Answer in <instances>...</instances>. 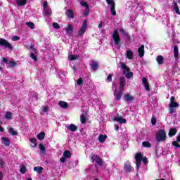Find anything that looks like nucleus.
I'll return each instance as SVG.
<instances>
[{"label":"nucleus","mask_w":180,"mask_h":180,"mask_svg":"<svg viewBox=\"0 0 180 180\" xmlns=\"http://www.w3.org/2000/svg\"><path fill=\"white\" fill-rule=\"evenodd\" d=\"M155 141L156 143H161L167 140V132L165 131V129H159L155 134Z\"/></svg>","instance_id":"nucleus-1"},{"label":"nucleus","mask_w":180,"mask_h":180,"mask_svg":"<svg viewBox=\"0 0 180 180\" xmlns=\"http://www.w3.org/2000/svg\"><path fill=\"white\" fill-rule=\"evenodd\" d=\"M90 158L91 162H96L99 167L103 166V160H102V158L99 157V155L91 153Z\"/></svg>","instance_id":"nucleus-2"},{"label":"nucleus","mask_w":180,"mask_h":180,"mask_svg":"<svg viewBox=\"0 0 180 180\" xmlns=\"http://www.w3.org/2000/svg\"><path fill=\"white\" fill-rule=\"evenodd\" d=\"M0 46L1 47L7 49V50H13V46H12V44L9 43V41L4 38H0Z\"/></svg>","instance_id":"nucleus-3"},{"label":"nucleus","mask_w":180,"mask_h":180,"mask_svg":"<svg viewBox=\"0 0 180 180\" xmlns=\"http://www.w3.org/2000/svg\"><path fill=\"white\" fill-rule=\"evenodd\" d=\"M136 164V169L139 171L140 168V165H141V161L143 160V153H138L135 155Z\"/></svg>","instance_id":"nucleus-4"},{"label":"nucleus","mask_w":180,"mask_h":180,"mask_svg":"<svg viewBox=\"0 0 180 180\" xmlns=\"http://www.w3.org/2000/svg\"><path fill=\"white\" fill-rule=\"evenodd\" d=\"M87 26H88V20H84L83 22V24L82 25V27L80 28V30H79V32L77 33V36L79 37H81V36H82V34H84V33H85V32H86Z\"/></svg>","instance_id":"nucleus-5"},{"label":"nucleus","mask_w":180,"mask_h":180,"mask_svg":"<svg viewBox=\"0 0 180 180\" xmlns=\"http://www.w3.org/2000/svg\"><path fill=\"white\" fill-rule=\"evenodd\" d=\"M114 43L116 46H118L120 43V34H119V31L117 30H114V32L112 34Z\"/></svg>","instance_id":"nucleus-6"},{"label":"nucleus","mask_w":180,"mask_h":180,"mask_svg":"<svg viewBox=\"0 0 180 180\" xmlns=\"http://www.w3.org/2000/svg\"><path fill=\"white\" fill-rule=\"evenodd\" d=\"M133 171V167H131V163L130 162L127 161L124 164V172L126 174H130Z\"/></svg>","instance_id":"nucleus-7"},{"label":"nucleus","mask_w":180,"mask_h":180,"mask_svg":"<svg viewBox=\"0 0 180 180\" xmlns=\"http://www.w3.org/2000/svg\"><path fill=\"white\" fill-rule=\"evenodd\" d=\"M69 158H71V152L70 150H65L63 152V156L60 158V161L62 164H64L67 161L66 160Z\"/></svg>","instance_id":"nucleus-8"},{"label":"nucleus","mask_w":180,"mask_h":180,"mask_svg":"<svg viewBox=\"0 0 180 180\" xmlns=\"http://www.w3.org/2000/svg\"><path fill=\"white\" fill-rule=\"evenodd\" d=\"M91 71H98L99 70V63L95 60H91V63L89 64Z\"/></svg>","instance_id":"nucleus-9"},{"label":"nucleus","mask_w":180,"mask_h":180,"mask_svg":"<svg viewBox=\"0 0 180 180\" xmlns=\"http://www.w3.org/2000/svg\"><path fill=\"white\" fill-rule=\"evenodd\" d=\"M142 84L147 92H150V84L148 83V81H147L146 77L142 78Z\"/></svg>","instance_id":"nucleus-10"},{"label":"nucleus","mask_w":180,"mask_h":180,"mask_svg":"<svg viewBox=\"0 0 180 180\" xmlns=\"http://www.w3.org/2000/svg\"><path fill=\"white\" fill-rule=\"evenodd\" d=\"M122 95H123V90L120 89L117 93H116V90H115L114 96L117 102H119V101L122 99Z\"/></svg>","instance_id":"nucleus-11"},{"label":"nucleus","mask_w":180,"mask_h":180,"mask_svg":"<svg viewBox=\"0 0 180 180\" xmlns=\"http://www.w3.org/2000/svg\"><path fill=\"white\" fill-rule=\"evenodd\" d=\"M126 86V78L124 77H120V89L124 91Z\"/></svg>","instance_id":"nucleus-12"},{"label":"nucleus","mask_w":180,"mask_h":180,"mask_svg":"<svg viewBox=\"0 0 180 180\" xmlns=\"http://www.w3.org/2000/svg\"><path fill=\"white\" fill-rule=\"evenodd\" d=\"M179 104L178 103L175 102V97L172 96L170 98V103L169 104V108H178Z\"/></svg>","instance_id":"nucleus-13"},{"label":"nucleus","mask_w":180,"mask_h":180,"mask_svg":"<svg viewBox=\"0 0 180 180\" xmlns=\"http://www.w3.org/2000/svg\"><path fill=\"white\" fill-rule=\"evenodd\" d=\"M124 101L125 102H131V101H134V96H131L130 94H124Z\"/></svg>","instance_id":"nucleus-14"},{"label":"nucleus","mask_w":180,"mask_h":180,"mask_svg":"<svg viewBox=\"0 0 180 180\" xmlns=\"http://www.w3.org/2000/svg\"><path fill=\"white\" fill-rule=\"evenodd\" d=\"M121 68L123 70V74H126L127 72H130V68L127 66L126 63L122 62L120 63Z\"/></svg>","instance_id":"nucleus-15"},{"label":"nucleus","mask_w":180,"mask_h":180,"mask_svg":"<svg viewBox=\"0 0 180 180\" xmlns=\"http://www.w3.org/2000/svg\"><path fill=\"white\" fill-rule=\"evenodd\" d=\"M65 15L68 19H74V11L72 9H67Z\"/></svg>","instance_id":"nucleus-16"},{"label":"nucleus","mask_w":180,"mask_h":180,"mask_svg":"<svg viewBox=\"0 0 180 180\" xmlns=\"http://www.w3.org/2000/svg\"><path fill=\"white\" fill-rule=\"evenodd\" d=\"M1 141L5 147H9V146H11V141L9 140V138L3 136L1 137Z\"/></svg>","instance_id":"nucleus-17"},{"label":"nucleus","mask_w":180,"mask_h":180,"mask_svg":"<svg viewBox=\"0 0 180 180\" xmlns=\"http://www.w3.org/2000/svg\"><path fill=\"white\" fill-rule=\"evenodd\" d=\"M66 128L70 131H77L78 130V127L74 124H70V125L67 126Z\"/></svg>","instance_id":"nucleus-18"},{"label":"nucleus","mask_w":180,"mask_h":180,"mask_svg":"<svg viewBox=\"0 0 180 180\" xmlns=\"http://www.w3.org/2000/svg\"><path fill=\"white\" fill-rule=\"evenodd\" d=\"M115 122H118L120 124H123L127 122L126 119L122 118V117H115L113 119Z\"/></svg>","instance_id":"nucleus-19"},{"label":"nucleus","mask_w":180,"mask_h":180,"mask_svg":"<svg viewBox=\"0 0 180 180\" xmlns=\"http://www.w3.org/2000/svg\"><path fill=\"white\" fill-rule=\"evenodd\" d=\"M58 105L59 106H60V108H63V109H68V108H70V105L65 101H59Z\"/></svg>","instance_id":"nucleus-20"},{"label":"nucleus","mask_w":180,"mask_h":180,"mask_svg":"<svg viewBox=\"0 0 180 180\" xmlns=\"http://www.w3.org/2000/svg\"><path fill=\"white\" fill-rule=\"evenodd\" d=\"M65 32L66 33H68V34L70 33H72L74 32V27L72 26V25H68V26L65 27Z\"/></svg>","instance_id":"nucleus-21"},{"label":"nucleus","mask_w":180,"mask_h":180,"mask_svg":"<svg viewBox=\"0 0 180 180\" xmlns=\"http://www.w3.org/2000/svg\"><path fill=\"white\" fill-rule=\"evenodd\" d=\"M177 130H176V128H172L169 129V137H174V136H175V134H176L177 133Z\"/></svg>","instance_id":"nucleus-22"},{"label":"nucleus","mask_w":180,"mask_h":180,"mask_svg":"<svg viewBox=\"0 0 180 180\" xmlns=\"http://www.w3.org/2000/svg\"><path fill=\"white\" fill-rule=\"evenodd\" d=\"M156 61L159 65H162V64H164V56H157Z\"/></svg>","instance_id":"nucleus-23"},{"label":"nucleus","mask_w":180,"mask_h":180,"mask_svg":"<svg viewBox=\"0 0 180 180\" xmlns=\"http://www.w3.org/2000/svg\"><path fill=\"white\" fill-rule=\"evenodd\" d=\"M174 56L176 60L178 58V57H179V49L176 45L174 46Z\"/></svg>","instance_id":"nucleus-24"},{"label":"nucleus","mask_w":180,"mask_h":180,"mask_svg":"<svg viewBox=\"0 0 180 180\" xmlns=\"http://www.w3.org/2000/svg\"><path fill=\"white\" fill-rule=\"evenodd\" d=\"M138 53L139 54V57H144V45H141L139 49H138Z\"/></svg>","instance_id":"nucleus-25"},{"label":"nucleus","mask_w":180,"mask_h":180,"mask_svg":"<svg viewBox=\"0 0 180 180\" xmlns=\"http://www.w3.org/2000/svg\"><path fill=\"white\" fill-rule=\"evenodd\" d=\"M107 139H108V136H106V135H103V134H101L98 136L99 143H105V141H106Z\"/></svg>","instance_id":"nucleus-26"},{"label":"nucleus","mask_w":180,"mask_h":180,"mask_svg":"<svg viewBox=\"0 0 180 180\" xmlns=\"http://www.w3.org/2000/svg\"><path fill=\"white\" fill-rule=\"evenodd\" d=\"M174 11H175L176 15H180L179 6L176 1H173Z\"/></svg>","instance_id":"nucleus-27"},{"label":"nucleus","mask_w":180,"mask_h":180,"mask_svg":"<svg viewBox=\"0 0 180 180\" xmlns=\"http://www.w3.org/2000/svg\"><path fill=\"white\" fill-rule=\"evenodd\" d=\"M30 143H32V145H31V147L32 148L37 147V139H36V138L34 137V138L30 139Z\"/></svg>","instance_id":"nucleus-28"},{"label":"nucleus","mask_w":180,"mask_h":180,"mask_svg":"<svg viewBox=\"0 0 180 180\" xmlns=\"http://www.w3.org/2000/svg\"><path fill=\"white\" fill-rule=\"evenodd\" d=\"M37 137L38 140L42 141V140H44V137H46V133L44 131H41V133L37 135Z\"/></svg>","instance_id":"nucleus-29"},{"label":"nucleus","mask_w":180,"mask_h":180,"mask_svg":"<svg viewBox=\"0 0 180 180\" xmlns=\"http://www.w3.org/2000/svg\"><path fill=\"white\" fill-rule=\"evenodd\" d=\"M15 1L18 6H24V5H26V2H27V0H15Z\"/></svg>","instance_id":"nucleus-30"},{"label":"nucleus","mask_w":180,"mask_h":180,"mask_svg":"<svg viewBox=\"0 0 180 180\" xmlns=\"http://www.w3.org/2000/svg\"><path fill=\"white\" fill-rule=\"evenodd\" d=\"M43 167H34V171L35 172H37V174H41L43 172Z\"/></svg>","instance_id":"nucleus-31"},{"label":"nucleus","mask_w":180,"mask_h":180,"mask_svg":"<svg viewBox=\"0 0 180 180\" xmlns=\"http://www.w3.org/2000/svg\"><path fill=\"white\" fill-rule=\"evenodd\" d=\"M4 119H6L7 120H11V119H12V112L10 111H7L6 112Z\"/></svg>","instance_id":"nucleus-32"},{"label":"nucleus","mask_w":180,"mask_h":180,"mask_svg":"<svg viewBox=\"0 0 180 180\" xmlns=\"http://www.w3.org/2000/svg\"><path fill=\"white\" fill-rule=\"evenodd\" d=\"M110 11L111 15H112V16H116L115 4H112V6H110Z\"/></svg>","instance_id":"nucleus-33"},{"label":"nucleus","mask_w":180,"mask_h":180,"mask_svg":"<svg viewBox=\"0 0 180 180\" xmlns=\"http://www.w3.org/2000/svg\"><path fill=\"white\" fill-rule=\"evenodd\" d=\"M127 57L129 60H133V52L131 50L127 51Z\"/></svg>","instance_id":"nucleus-34"},{"label":"nucleus","mask_w":180,"mask_h":180,"mask_svg":"<svg viewBox=\"0 0 180 180\" xmlns=\"http://www.w3.org/2000/svg\"><path fill=\"white\" fill-rule=\"evenodd\" d=\"M8 133L11 134V136H18V131L13 130V128L12 127L9 128Z\"/></svg>","instance_id":"nucleus-35"},{"label":"nucleus","mask_w":180,"mask_h":180,"mask_svg":"<svg viewBox=\"0 0 180 180\" xmlns=\"http://www.w3.org/2000/svg\"><path fill=\"white\" fill-rule=\"evenodd\" d=\"M39 148L40 150V152L42 153V154H44V153H46V146H44V145L40 143L39 145Z\"/></svg>","instance_id":"nucleus-36"},{"label":"nucleus","mask_w":180,"mask_h":180,"mask_svg":"<svg viewBox=\"0 0 180 180\" xmlns=\"http://www.w3.org/2000/svg\"><path fill=\"white\" fill-rule=\"evenodd\" d=\"M142 146H143L146 148H150V147H151V143L149 141H143L142 143Z\"/></svg>","instance_id":"nucleus-37"},{"label":"nucleus","mask_w":180,"mask_h":180,"mask_svg":"<svg viewBox=\"0 0 180 180\" xmlns=\"http://www.w3.org/2000/svg\"><path fill=\"white\" fill-rule=\"evenodd\" d=\"M27 170V169L26 168V166H25V165H22L20 168V172L21 174H26Z\"/></svg>","instance_id":"nucleus-38"},{"label":"nucleus","mask_w":180,"mask_h":180,"mask_svg":"<svg viewBox=\"0 0 180 180\" xmlns=\"http://www.w3.org/2000/svg\"><path fill=\"white\" fill-rule=\"evenodd\" d=\"M80 122L82 124H85V123H86V117H85L84 115H82L80 117Z\"/></svg>","instance_id":"nucleus-39"},{"label":"nucleus","mask_w":180,"mask_h":180,"mask_svg":"<svg viewBox=\"0 0 180 180\" xmlns=\"http://www.w3.org/2000/svg\"><path fill=\"white\" fill-rule=\"evenodd\" d=\"M25 25L26 26H28L30 29H34V23H33L32 22H27Z\"/></svg>","instance_id":"nucleus-40"},{"label":"nucleus","mask_w":180,"mask_h":180,"mask_svg":"<svg viewBox=\"0 0 180 180\" xmlns=\"http://www.w3.org/2000/svg\"><path fill=\"white\" fill-rule=\"evenodd\" d=\"M125 77L127 79L131 78V77H133V72H127L125 74Z\"/></svg>","instance_id":"nucleus-41"},{"label":"nucleus","mask_w":180,"mask_h":180,"mask_svg":"<svg viewBox=\"0 0 180 180\" xmlns=\"http://www.w3.org/2000/svg\"><path fill=\"white\" fill-rule=\"evenodd\" d=\"M80 5H82V6H85L86 9L89 8V5H88V3L86 1H80Z\"/></svg>","instance_id":"nucleus-42"},{"label":"nucleus","mask_w":180,"mask_h":180,"mask_svg":"<svg viewBox=\"0 0 180 180\" xmlns=\"http://www.w3.org/2000/svg\"><path fill=\"white\" fill-rule=\"evenodd\" d=\"M77 85H79V86H81V85H82V84H84V80L82 79V77H80V78H79V79H77Z\"/></svg>","instance_id":"nucleus-43"},{"label":"nucleus","mask_w":180,"mask_h":180,"mask_svg":"<svg viewBox=\"0 0 180 180\" xmlns=\"http://www.w3.org/2000/svg\"><path fill=\"white\" fill-rule=\"evenodd\" d=\"M150 122L152 123V125L155 126V124H157V118H155V117H152Z\"/></svg>","instance_id":"nucleus-44"},{"label":"nucleus","mask_w":180,"mask_h":180,"mask_svg":"<svg viewBox=\"0 0 180 180\" xmlns=\"http://www.w3.org/2000/svg\"><path fill=\"white\" fill-rule=\"evenodd\" d=\"M89 15V8H87L83 12V16H88Z\"/></svg>","instance_id":"nucleus-45"},{"label":"nucleus","mask_w":180,"mask_h":180,"mask_svg":"<svg viewBox=\"0 0 180 180\" xmlns=\"http://www.w3.org/2000/svg\"><path fill=\"white\" fill-rule=\"evenodd\" d=\"M30 57L32 60H34V61L37 60V56L33 52L30 53Z\"/></svg>","instance_id":"nucleus-46"},{"label":"nucleus","mask_w":180,"mask_h":180,"mask_svg":"<svg viewBox=\"0 0 180 180\" xmlns=\"http://www.w3.org/2000/svg\"><path fill=\"white\" fill-rule=\"evenodd\" d=\"M9 64L11 68H13V67H16V65H18V63H16L15 61H10Z\"/></svg>","instance_id":"nucleus-47"},{"label":"nucleus","mask_w":180,"mask_h":180,"mask_svg":"<svg viewBox=\"0 0 180 180\" xmlns=\"http://www.w3.org/2000/svg\"><path fill=\"white\" fill-rule=\"evenodd\" d=\"M53 27H54L55 29H60V25H58V23L57 22H53L52 24Z\"/></svg>","instance_id":"nucleus-48"},{"label":"nucleus","mask_w":180,"mask_h":180,"mask_svg":"<svg viewBox=\"0 0 180 180\" xmlns=\"http://www.w3.org/2000/svg\"><path fill=\"white\" fill-rule=\"evenodd\" d=\"M69 58L70 61H74V60H77V56H75V55H70Z\"/></svg>","instance_id":"nucleus-49"},{"label":"nucleus","mask_w":180,"mask_h":180,"mask_svg":"<svg viewBox=\"0 0 180 180\" xmlns=\"http://www.w3.org/2000/svg\"><path fill=\"white\" fill-rule=\"evenodd\" d=\"M106 2L108 5H110V6L115 5V1L113 0H106Z\"/></svg>","instance_id":"nucleus-50"},{"label":"nucleus","mask_w":180,"mask_h":180,"mask_svg":"<svg viewBox=\"0 0 180 180\" xmlns=\"http://www.w3.org/2000/svg\"><path fill=\"white\" fill-rule=\"evenodd\" d=\"M142 161H143V164H145V165L148 164V159L147 158V157L143 158Z\"/></svg>","instance_id":"nucleus-51"},{"label":"nucleus","mask_w":180,"mask_h":180,"mask_svg":"<svg viewBox=\"0 0 180 180\" xmlns=\"http://www.w3.org/2000/svg\"><path fill=\"white\" fill-rule=\"evenodd\" d=\"M30 50H32V51H33L34 53H37V49H36L34 48V45H31V46H30Z\"/></svg>","instance_id":"nucleus-52"},{"label":"nucleus","mask_w":180,"mask_h":180,"mask_svg":"<svg viewBox=\"0 0 180 180\" xmlns=\"http://www.w3.org/2000/svg\"><path fill=\"white\" fill-rule=\"evenodd\" d=\"M5 164H6V162L4 159L0 160V167H4Z\"/></svg>","instance_id":"nucleus-53"},{"label":"nucleus","mask_w":180,"mask_h":180,"mask_svg":"<svg viewBox=\"0 0 180 180\" xmlns=\"http://www.w3.org/2000/svg\"><path fill=\"white\" fill-rule=\"evenodd\" d=\"M12 40L13 41H18V40H20V37L18 36H13Z\"/></svg>","instance_id":"nucleus-54"},{"label":"nucleus","mask_w":180,"mask_h":180,"mask_svg":"<svg viewBox=\"0 0 180 180\" xmlns=\"http://www.w3.org/2000/svg\"><path fill=\"white\" fill-rule=\"evenodd\" d=\"M112 74H109L108 76L107 77V81H108V82H112Z\"/></svg>","instance_id":"nucleus-55"},{"label":"nucleus","mask_w":180,"mask_h":180,"mask_svg":"<svg viewBox=\"0 0 180 180\" xmlns=\"http://www.w3.org/2000/svg\"><path fill=\"white\" fill-rule=\"evenodd\" d=\"M172 146H174V147H176V148H179V143L176 141H173L172 142Z\"/></svg>","instance_id":"nucleus-56"},{"label":"nucleus","mask_w":180,"mask_h":180,"mask_svg":"<svg viewBox=\"0 0 180 180\" xmlns=\"http://www.w3.org/2000/svg\"><path fill=\"white\" fill-rule=\"evenodd\" d=\"M48 5H49V3L47 2V1H45L44 2V4H43L44 8V9L47 8Z\"/></svg>","instance_id":"nucleus-57"},{"label":"nucleus","mask_w":180,"mask_h":180,"mask_svg":"<svg viewBox=\"0 0 180 180\" xmlns=\"http://www.w3.org/2000/svg\"><path fill=\"white\" fill-rule=\"evenodd\" d=\"M2 63H4V64H8V58H3Z\"/></svg>","instance_id":"nucleus-58"},{"label":"nucleus","mask_w":180,"mask_h":180,"mask_svg":"<svg viewBox=\"0 0 180 180\" xmlns=\"http://www.w3.org/2000/svg\"><path fill=\"white\" fill-rule=\"evenodd\" d=\"M174 112V108L169 107V113L172 114Z\"/></svg>","instance_id":"nucleus-59"},{"label":"nucleus","mask_w":180,"mask_h":180,"mask_svg":"<svg viewBox=\"0 0 180 180\" xmlns=\"http://www.w3.org/2000/svg\"><path fill=\"white\" fill-rule=\"evenodd\" d=\"M43 112H49V107L44 106L43 108Z\"/></svg>","instance_id":"nucleus-60"},{"label":"nucleus","mask_w":180,"mask_h":180,"mask_svg":"<svg viewBox=\"0 0 180 180\" xmlns=\"http://www.w3.org/2000/svg\"><path fill=\"white\" fill-rule=\"evenodd\" d=\"M103 25V22L102 21H101V22L98 25V29H102Z\"/></svg>","instance_id":"nucleus-61"},{"label":"nucleus","mask_w":180,"mask_h":180,"mask_svg":"<svg viewBox=\"0 0 180 180\" xmlns=\"http://www.w3.org/2000/svg\"><path fill=\"white\" fill-rule=\"evenodd\" d=\"M45 15H46V16L50 15V11H49V10H46V11H45Z\"/></svg>","instance_id":"nucleus-62"},{"label":"nucleus","mask_w":180,"mask_h":180,"mask_svg":"<svg viewBox=\"0 0 180 180\" xmlns=\"http://www.w3.org/2000/svg\"><path fill=\"white\" fill-rule=\"evenodd\" d=\"M4 179V174L0 171V180Z\"/></svg>","instance_id":"nucleus-63"},{"label":"nucleus","mask_w":180,"mask_h":180,"mask_svg":"<svg viewBox=\"0 0 180 180\" xmlns=\"http://www.w3.org/2000/svg\"><path fill=\"white\" fill-rule=\"evenodd\" d=\"M115 130H116V131H119V125L115 124Z\"/></svg>","instance_id":"nucleus-64"}]
</instances>
